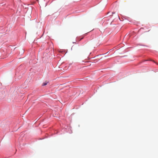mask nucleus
<instances>
[{
  "label": "nucleus",
  "instance_id": "f03ea898",
  "mask_svg": "<svg viewBox=\"0 0 158 158\" xmlns=\"http://www.w3.org/2000/svg\"><path fill=\"white\" fill-rule=\"evenodd\" d=\"M114 13L112 12V14H114Z\"/></svg>",
  "mask_w": 158,
  "mask_h": 158
},
{
  "label": "nucleus",
  "instance_id": "f257e3e1",
  "mask_svg": "<svg viewBox=\"0 0 158 158\" xmlns=\"http://www.w3.org/2000/svg\"><path fill=\"white\" fill-rule=\"evenodd\" d=\"M48 82L47 81H45V82L43 83V84H42V85H43V86L46 85H47V84H48Z\"/></svg>",
  "mask_w": 158,
  "mask_h": 158
}]
</instances>
